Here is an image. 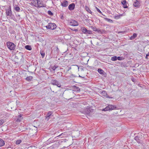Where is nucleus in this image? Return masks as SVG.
<instances>
[{"label": "nucleus", "instance_id": "1", "mask_svg": "<svg viewBox=\"0 0 149 149\" xmlns=\"http://www.w3.org/2000/svg\"><path fill=\"white\" fill-rule=\"evenodd\" d=\"M116 107L115 105L111 104L107 106L105 108L103 109V111H106L108 110H112L115 109Z\"/></svg>", "mask_w": 149, "mask_h": 149}, {"label": "nucleus", "instance_id": "2", "mask_svg": "<svg viewBox=\"0 0 149 149\" xmlns=\"http://www.w3.org/2000/svg\"><path fill=\"white\" fill-rule=\"evenodd\" d=\"M8 47L11 50H14L15 48V45L12 42H7Z\"/></svg>", "mask_w": 149, "mask_h": 149}, {"label": "nucleus", "instance_id": "3", "mask_svg": "<svg viewBox=\"0 0 149 149\" xmlns=\"http://www.w3.org/2000/svg\"><path fill=\"white\" fill-rule=\"evenodd\" d=\"M46 27L47 29L54 30L56 27V26L54 23H50Z\"/></svg>", "mask_w": 149, "mask_h": 149}, {"label": "nucleus", "instance_id": "4", "mask_svg": "<svg viewBox=\"0 0 149 149\" xmlns=\"http://www.w3.org/2000/svg\"><path fill=\"white\" fill-rule=\"evenodd\" d=\"M66 94L68 96V99L69 100L72 98V96L74 94V92L72 90L70 89L67 92Z\"/></svg>", "mask_w": 149, "mask_h": 149}, {"label": "nucleus", "instance_id": "5", "mask_svg": "<svg viewBox=\"0 0 149 149\" xmlns=\"http://www.w3.org/2000/svg\"><path fill=\"white\" fill-rule=\"evenodd\" d=\"M51 84L53 85H56L58 87H60L61 85L59 82L55 79H52L51 81Z\"/></svg>", "mask_w": 149, "mask_h": 149}, {"label": "nucleus", "instance_id": "6", "mask_svg": "<svg viewBox=\"0 0 149 149\" xmlns=\"http://www.w3.org/2000/svg\"><path fill=\"white\" fill-rule=\"evenodd\" d=\"M6 14L7 16H11L12 15V12L11 10V8L10 6H9L8 9H6Z\"/></svg>", "mask_w": 149, "mask_h": 149}, {"label": "nucleus", "instance_id": "7", "mask_svg": "<svg viewBox=\"0 0 149 149\" xmlns=\"http://www.w3.org/2000/svg\"><path fill=\"white\" fill-rule=\"evenodd\" d=\"M69 24L71 26H76L78 25V23L76 21L72 19L70 21Z\"/></svg>", "mask_w": 149, "mask_h": 149}, {"label": "nucleus", "instance_id": "8", "mask_svg": "<svg viewBox=\"0 0 149 149\" xmlns=\"http://www.w3.org/2000/svg\"><path fill=\"white\" fill-rule=\"evenodd\" d=\"M38 5H37L36 7H38L40 8L42 7H44L45 6V4L43 3L42 1H40L38 0Z\"/></svg>", "mask_w": 149, "mask_h": 149}, {"label": "nucleus", "instance_id": "9", "mask_svg": "<svg viewBox=\"0 0 149 149\" xmlns=\"http://www.w3.org/2000/svg\"><path fill=\"white\" fill-rule=\"evenodd\" d=\"M72 68L74 71H79V67L77 65H72Z\"/></svg>", "mask_w": 149, "mask_h": 149}, {"label": "nucleus", "instance_id": "10", "mask_svg": "<svg viewBox=\"0 0 149 149\" xmlns=\"http://www.w3.org/2000/svg\"><path fill=\"white\" fill-rule=\"evenodd\" d=\"M91 28L94 31H97L99 33H101L102 32L100 29H97L96 27L92 26Z\"/></svg>", "mask_w": 149, "mask_h": 149}, {"label": "nucleus", "instance_id": "11", "mask_svg": "<svg viewBox=\"0 0 149 149\" xmlns=\"http://www.w3.org/2000/svg\"><path fill=\"white\" fill-rule=\"evenodd\" d=\"M75 5L74 3H72L70 4L68 6V9L70 10H73L74 9Z\"/></svg>", "mask_w": 149, "mask_h": 149}, {"label": "nucleus", "instance_id": "12", "mask_svg": "<svg viewBox=\"0 0 149 149\" xmlns=\"http://www.w3.org/2000/svg\"><path fill=\"white\" fill-rule=\"evenodd\" d=\"M62 6L66 7L68 5V2L67 1L65 0L62 3H61V5Z\"/></svg>", "mask_w": 149, "mask_h": 149}, {"label": "nucleus", "instance_id": "13", "mask_svg": "<svg viewBox=\"0 0 149 149\" xmlns=\"http://www.w3.org/2000/svg\"><path fill=\"white\" fill-rule=\"evenodd\" d=\"M22 116L21 114L19 115L17 118L16 119V121L17 122H20L22 119Z\"/></svg>", "mask_w": 149, "mask_h": 149}, {"label": "nucleus", "instance_id": "14", "mask_svg": "<svg viewBox=\"0 0 149 149\" xmlns=\"http://www.w3.org/2000/svg\"><path fill=\"white\" fill-rule=\"evenodd\" d=\"M38 0H33L32 2V3L35 6L37 7Z\"/></svg>", "mask_w": 149, "mask_h": 149}, {"label": "nucleus", "instance_id": "15", "mask_svg": "<svg viewBox=\"0 0 149 149\" xmlns=\"http://www.w3.org/2000/svg\"><path fill=\"white\" fill-rule=\"evenodd\" d=\"M52 111H49L47 114L46 118L47 119V120H49L50 118V116L52 115Z\"/></svg>", "mask_w": 149, "mask_h": 149}, {"label": "nucleus", "instance_id": "16", "mask_svg": "<svg viewBox=\"0 0 149 149\" xmlns=\"http://www.w3.org/2000/svg\"><path fill=\"white\" fill-rule=\"evenodd\" d=\"M137 35L136 34L134 33L133 34V36H132L130 38V39L131 40H134L136 37Z\"/></svg>", "mask_w": 149, "mask_h": 149}, {"label": "nucleus", "instance_id": "17", "mask_svg": "<svg viewBox=\"0 0 149 149\" xmlns=\"http://www.w3.org/2000/svg\"><path fill=\"white\" fill-rule=\"evenodd\" d=\"M100 93L103 96H106L107 94L106 91H100Z\"/></svg>", "mask_w": 149, "mask_h": 149}, {"label": "nucleus", "instance_id": "18", "mask_svg": "<svg viewBox=\"0 0 149 149\" xmlns=\"http://www.w3.org/2000/svg\"><path fill=\"white\" fill-rule=\"evenodd\" d=\"M5 144L4 141L1 139H0V147L2 146Z\"/></svg>", "mask_w": 149, "mask_h": 149}, {"label": "nucleus", "instance_id": "19", "mask_svg": "<svg viewBox=\"0 0 149 149\" xmlns=\"http://www.w3.org/2000/svg\"><path fill=\"white\" fill-rule=\"evenodd\" d=\"M91 112V111L90 108L86 109L85 111V113L87 114H89Z\"/></svg>", "mask_w": 149, "mask_h": 149}, {"label": "nucleus", "instance_id": "20", "mask_svg": "<svg viewBox=\"0 0 149 149\" xmlns=\"http://www.w3.org/2000/svg\"><path fill=\"white\" fill-rule=\"evenodd\" d=\"M14 9L17 12H19L20 10V8L17 5H15L14 7Z\"/></svg>", "mask_w": 149, "mask_h": 149}, {"label": "nucleus", "instance_id": "21", "mask_svg": "<svg viewBox=\"0 0 149 149\" xmlns=\"http://www.w3.org/2000/svg\"><path fill=\"white\" fill-rule=\"evenodd\" d=\"M81 30L83 33L84 34H86L87 29L84 27H82L81 28Z\"/></svg>", "mask_w": 149, "mask_h": 149}, {"label": "nucleus", "instance_id": "22", "mask_svg": "<svg viewBox=\"0 0 149 149\" xmlns=\"http://www.w3.org/2000/svg\"><path fill=\"white\" fill-rule=\"evenodd\" d=\"M33 79V77L31 76H29L26 78V80L28 81H29Z\"/></svg>", "mask_w": 149, "mask_h": 149}, {"label": "nucleus", "instance_id": "23", "mask_svg": "<svg viewBox=\"0 0 149 149\" xmlns=\"http://www.w3.org/2000/svg\"><path fill=\"white\" fill-rule=\"evenodd\" d=\"M92 34V31L90 30L87 29L86 31L85 34Z\"/></svg>", "mask_w": 149, "mask_h": 149}, {"label": "nucleus", "instance_id": "24", "mask_svg": "<svg viewBox=\"0 0 149 149\" xmlns=\"http://www.w3.org/2000/svg\"><path fill=\"white\" fill-rule=\"evenodd\" d=\"M25 48L28 50H31V47L29 45H26L25 46Z\"/></svg>", "mask_w": 149, "mask_h": 149}, {"label": "nucleus", "instance_id": "25", "mask_svg": "<svg viewBox=\"0 0 149 149\" xmlns=\"http://www.w3.org/2000/svg\"><path fill=\"white\" fill-rule=\"evenodd\" d=\"M111 60L112 61H115L117 60V57L116 56H113L111 57Z\"/></svg>", "mask_w": 149, "mask_h": 149}, {"label": "nucleus", "instance_id": "26", "mask_svg": "<svg viewBox=\"0 0 149 149\" xmlns=\"http://www.w3.org/2000/svg\"><path fill=\"white\" fill-rule=\"evenodd\" d=\"M98 71L100 74H103L104 72V71L100 68L98 69Z\"/></svg>", "mask_w": 149, "mask_h": 149}, {"label": "nucleus", "instance_id": "27", "mask_svg": "<svg viewBox=\"0 0 149 149\" xmlns=\"http://www.w3.org/2000/svg\"><path fill=\"white\" fill-rule=\"evenodd\" d=\"M104 19L106 20L108 22H113V21L110 19L107 18H104Z\"/></svg>", "mask_w": 149, "mask_h": 149}, {"label": "nucleus", "instance_id": "28", "mask_svg": "<svg viewBox=\"0 0 149 149\" xmlns=\"http://www.w3.org/2000/svg\"><path fill=\"white\" fill-rule=\"evenodd\" d=\"M133 5L135 7H137L138 6L139 4L137 1H136V2H135L133 4Z\"/></svg>", "mask_w": 149, "mask_h": 149}, {"label": "nucleus", "instance_id": "29", "mask_svg": "<svg viewBox=\"0 0 149 149\" xmlns=\"http://www.w3.org/2000/svg\"><path fill=\"white\" fill-rule=\"evenodd\" d=\"M21 142V140H18L16 141V144H19Z\"/></svg>", "mask_w": 149, "mask_h": 149}, {"label": "nucleus", "instance_id": "30", "mask_svg": "<svg viewBox=\"0 0 149 149\" xmlns=\"http://www.w3.org/2000/svg\"><path fill=\"white\" fill-rule=\"evenodd\" d=\"M47 13L49 15H52L53 14V13L50 10H48L47 11Z\"/></svg>", "mask_w": 149, "mask_h": 149}, {"label": "nucleus", "instance_id": "31", "mask_svg": "<svg viewBox=\"0 0 149 149\" xmlns=\"http://www.w3.org/2000/svg\"><path fill=\"white\" fill-rule=\"evenodd\" d=\"M86 9L89 13H92V12L89 9V8L87 7L86 6Z\"/></svg>", "mask_w": 149, "mask_h": 149}, {"label": "nucleus", "instance_id": "32", "mask_svg": "<svg viewBox=\"0 0 149 149\" xmlns=\"http://www.w3.org/2000/svg\"><path fill=\"white\" fill-rule=\"evenodd\" d=\"M121 16V15H117V16H115V18L116 19H119L120 17Z\"/></svg>", "mask_w": 149, "mask_h": 149}, {"label": "nucleus", "instance_id": "33", "mask_svg": "<svg viewBox=\"0 0 149 149\" xmlns=\"http://www.w3.org/2000/svg\"><path fill=\"white\" fill-rule=\"evenodd\" d=\"M126 1L125 0H124L121 2V3L123 5H125L126 4Z\"/></svg>", "mask_w": 149, "mask_h": 149}, {"label": "nucleus", "instance_id": "34", "mask_svg": "<svg viewBox=\"0 0 149 149\" xmlns=\"http://www.w3.org/2000/svg\"><path fill=\"white\" fill-rule=\"evenodd\" d=\"M4 122V121L3 120H0V126L2 125Z\"/></svg>", "mask_w": 149, "mask_h": 149}, {"label": "nucleus", "instance_id": "35", "mask_svg": "<svg viewBox=\"0 0 149 149\" xmlns=\"http://www.w3.org/2000/svg\"><path fill=\"white\" fill-rule=\"evenodd\" d=\"M58 67L57 66H54L52 67V69L54 70H55Z\"/></svg>", "mask_w": 149, "mask_h": 149}, {"label": "nucleus", "instance_id": "36", "mask_svg": "<svg viewBox=\"0 0 149 149\" xmlns=\"http://www.w3.org/2000/svg\"><path fill=\"white\" fill-rule=\"evenodd\" d=\"M96 9H97V11L98 12H99V13H100L102 14V13L100 11V10L97 8V7H96Z\"/></svg>", "mask_w": 149, "mask_h": 149}, {"label": "nucleus", "instance_id": "37", "mask_svg": "<svg viewBox=\"0 0 149 149\" xmlns=\"http://www.w3.org/2000/svg\"><path fill=\"white\" fill-rule=\"evenodd\" d=\"M117 59H118V60H121L122 59V58L120 57H117Z\"/></svg>", "mask_w": 149, "mask_h": 149}, {"label": "nucleus", "instance_id": "38", "mask_svg": "<svg viewBox=\"0 0 149 149\" xmlns=\"http://www.w3.org/2000/svg\"><path fill=\"white\" fill-rule=\"evenodd\" d=\"M40 53L42 56V57H43L45 56V53L43 52H41Z\"/></svg>", "mask_w": 149, "mask_h": 149}, {"label": "nucleus", "instance_id": "39", "mask_svg": "<svg viewBox=\"0 0 149 149\" xmlns=\"http://www.w3.org/2000/svg\"><path fill=\"white\" fill-rule=\"evenodd\" d=\"M123 8H127V6L126 5V4L125 5H123Z\"/></svg>", "mask_w": 149, "mask_h": 149}, {"label": "nucleus", "instance_id": "40", "mask_svg": "<svg viewBox=\"0 0 149 149\" xmlns=\"http://www.w3.org/2000/svg\"><path fill=\"white\" fill-rule=\"evenodd\" d=\"M73 31H78V30L77 29H75L73 30Z\"/></svg>", "mask_w": 149, "mask_h": 149}, {"label": "nucleus", "instance_id": "41", "mask_svg": "<svg viewBox=\"0 0 149 149\" xmlns=\"http://www.w3.org/2000/svg\"><path fill=\"white\" fill-rule=\"evenodd\" d=\"M72 69V66H71V67H70L69 68V69L68 70H70V69Z\"/></svg>", "mask_w": 149, "mask_h": 149}, {"label": "nucleus", "instance_id": "42", "mask_svg": "<svg viewBox=\"0 0 149 149\" xmlns=\"http://www.w3.org/2000/svg\"><path fill=\"white\" fill-rule=\"evenodd\" d=\"M149 54H147L146 55V56H149Z\"/></svg>", "mask_w": 149, "mask_h": 149}, {"label": "nucleus", "instance_id": "43", "mask_svg": "<svg viewBox=\"0 0 149 149\" xmlns=\"http://www.w3.org/2000/svg\"><path fill=\"white\" fill-rule=\"evenodd\" d=\"M146 59H148V57H147V56H146Z\"/></svg>", "mask_w": 149, "mask_h": 149}, {"label": "nucleus", "instance_id": "44", "mask_svg": "<svg viewBox=\"0 0 149 149\" xmlns=\"http://www.w3.org/2000/svg\"><path fill=\"white\" fill-rule=\"evenodd\" d=\"M63 15H62V16H61V18H63Z\"/></svg>", "mask_w": 149, "mask_h": 149}, {"label": "nucleus", "instance_id": "45", "mask_svg": "<svg viewBox=\"0 0 149 149\" xmlns=\"http://www.w3.org/2000/svg\"><path fill=\"white\" fill-rule=\"evenodd\" d=\"M62 134H60V135H59V136H62Z\"/></svg>", "mask_w": 149, "mask_h": 149}, {"label": "nucleus", "instance_id": "46", "mask_svg": "<svg viewBox=\"0 0 149 149\" xmlns=\"http://www.w3.org/2000/svg\"><path fill=\"white\" fill-rule=\"evenodd\" d=\"M53 92H54V91H52Z\"/></svg>", "mask_w": 149, "mask_h": 149}]
</instances>
